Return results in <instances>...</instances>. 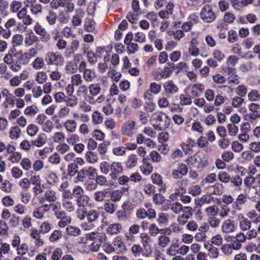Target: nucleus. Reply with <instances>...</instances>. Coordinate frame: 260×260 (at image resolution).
<instances>
[{
	"instance_id": "nucleus-33",
	"label": "nucleus",
	"mask_w": 260,
	"mask_h": 260,
	"mask_svg": "<svg viewBox=\"0 0 260 260\" xmlns=\"http://www.w3.org/2000/svg\"><path fill=\"white\" fill-rule=\"evenodd\" d=\"M21 129L18 126H12L9 131V138L11 140H17L20 137Z\"/></svg>"
},
{
	"instance_id": "nucleus-24",
	"label": "nucleus",
	"mask_w": 260,
	"mask_h": 260,
	"mask_svg": "<svg viewBox=\"0 0 260 260\" xmlns=\"http://www.w3.org/2000/svg\"><path fill=\"white\" fill-rule=\"evenodd\" d=\"M62 206L68 212H71L75 211L76 205L73 199L62 200Z\"/></svg>"
},
{
	"instance_id": "nucleus-17",
	"label": "nucleus",
	"mask_w": 260,
	"mask_h": 260,
	"mask_svg": "<svg viewBox=\"0 0 260 260\" xmlns=\"http://www.w3.org/2000/svg\"><path fill=\"white\" fill-rule=\"evenodd\" d=\"M63 126L67 132L74 133L77 130V123L74 119H68L63 123Z\"/></svg>"
},
{
	"instance_id": "nucleus-10",
	"label": "nucleus",
	"mask_w": 260,
	"mask_h": 260,
	"mask_svg": "<svg viewBox=\"0 0 260 260\" xmlns=\"http://www.w3.org/2000/svg\"><path fill=\"white\" fill-rule=\"evenodd\" d=\"M239 221V225L240 230L242 231H247L251 228V222L247 218L244 217L242 213L239 214L237 216Z\"/></svg>"
},
{
	"instance_id": "nucleus-29",
	"label": "nucleus",
	"mask_w": 260,
	"mask_h": 260,
	"mask_svg": "<svg viewBox=\"0 0 260 260\" xmlns=\"http://www.w3.org/2000/svg\"><path fill=\"white\" fill-rule=\"evenodd\" d=\"M31 143L33 145L38 147L43 146L46 143V136L45 134L44 133L40 134L37 138L35 140L32 141Z\"/></svg>"
},
{
	"instance_id": "nucleus-62",
	"label": "nucleus",
	"mask_w": 260,
	"mask_h": 260,
	"mask_svg": "<svg viewBox=\"0 0 260 260\" xmlns=\"http://www.w3.org/2000/svg\"><path fill=\"white\" fill-rule=\"evenodd\" d=\"M95 183L97 185H99L102 186H105L108 185V181L107 178L103 175H100L96 176L95 178Z\"/></svg>"
},
{
	"instance_id": "nucleus-23",
	"label": "nucleus",
	"mask_w": 260,
	"mask_h": 260,
	"mask_svg": "<svg viewBox=\"0 0 260 260\" xmlns=\"http://www.w3.org/2000/svg\"><path fill=\"white\" fill-rule=\"evenodd\" d=\"M247 216L251 223L257 224L260 223V215L257 214L255 210H252L248 212Z\"/></svg>"
},
{
	"instance_id": "nucleus-56",
	"label": "nucleus",
	"mask_w": 260,
	"mask_h": 260,
	"mask_svg": "<svg viewBox=\"0 0 260 260\" xmlns=\"http://www.w3.org/2000/svg\"><path fill=\"white\" fill-rule=\"evenodd\" d=\"M20 166L25 171H29L32 168V164L28 158H23L20 162Z\"/></svg>"
},
{
	"instance_id": "nucleus-61",
	"label": "nucleus",
	"mask_w": 260,
	"mask_h": 260,
	"mask_svg": "<svg viewBox=\"0 0 260 260\" xmlns=\"http://www.w3.org/2000/svg\"><path fill=\"white\" fill-rule=\"evenodd\" d=\"M66 232L69 235L77 236L80 234L81 231L79 228L71 225L66 228Z\"/></svg>"
},
{
	"instance_id": "nucleus-41",
	"label": "nucleus",
	"mask_w": 260,
	"mask_h": 260,
	"mask_svg": "<svg viewBox=\"0 0 260 260\" xmlns=\"http://www.w3.org/2000/svg\"><path fill=\"white\" fill-rule=\"evenodd\" d=\"M46 180L49 184L52 185L56 184L59 181L57 176L53 172L49 173L46 177Z\"/></svg>"
},
{
	"instance_id": "nucleus-27",
	"label": "nucleus",
	"mask_w": 260,
	"mask_h": 260,
	"mask_svg": "<svg viewBox=\"0 0 260 260\" xmlns=\"http://www.w3.org/2000/svg\"><path fill=\"white\" fill-rule=\"evenodd\" d=\"M45 200L50 203H53L57 200L56 192L52 189L47 190L44 193Z\"/></svg>"
},
{
	"instance_id": "nucleus-25",
	"label": "nucleus",
	"mask_w": 260,
	"mask_h": 260,
	"mask_svg": "<svg viewBox=\"0 0 260 260\" xmlns=\"http://www.w3.org/2000/svg\"><path fill=\"white\" fill-rule=\"evenodd\" d=\"M196 145V142L194 140L188 138L185 142L183 143L181 147L183 151L186 154L190 151L192 148L194 147Z\"/></svg>"
},
{
	"instance_id": "nucleus-44",
	"label": "nucleus",
	"mask_w": 260,
	"mask_h": 260,
	"mask_svg": "<svg viewBox=\"0 0 260 260\" xmlns=\"http://www.w3.org/2000/svg\"><path fill=\"white\" fill-rule=\"evenodd\" d=\"M209 188L212 193L215 195H221L223 192V187L222 184L218 183L210 186Z\"/></svg>"
},
{
	"instance_id": "nucleus-48",
	"label": "nucleus",
	"mask_w": 260,
	"mask_h": 260,
	"mask_svg": "<svg viewBox=\"0 0 260 260\" xmlns=\"http://www.w3.org/2000/svg\"><path fill=\"white\" fill-rule=\"evenodd\" d=\"M207 222L209 226L213 228H216L219 226L221 221L217 216H214L208 218Z\"/></svg>"
},
{
	"instance_id": "nucleus-60",
	"label": "nucleus",
	"mask_w": 260,
	"mask_h": 260,
	"mask_svg": "<svg viewBox=\"0 0 260 260\" xmlns=\"http://www.w3.org/2000/svg\"><path fill=\"white\" fill-rule=\"evenodd\" d=\"M254 156V154L250 150L244 151L241 155L242 159L247 162L251 161L253 159Z\"/></svg>"
},
{
	"instance_id": "nucleus-15",
	"label": "nucleus",
	"mask_w": 260,
	"mask_h": 260,
	"mask_svg": "<svg viewBox=\"0 0 260 260\" xmlns=\"http://www.w3.org/2000/svg\"><path fill=\"white\" fill-rule=\"evenodd\" d=\"M246 202V195L243 193H240L237 197L235 202L232 205V209H237L239 211H241L242 210V205L245 204Z\"/></svg>"
},
{
	"instance_id": "nucleus-7",
	"label": "nucleus",
	"mask_w": 260,
	"mask_h": 260,
	"mask_svg": "<svg viewBox=\"0 0 260 260\" xmlns=\"http://www.w3.org/2000/svg\"><path fill=\"white\" fill-rule=\"evenodd\" d=\"M248 108L252 113H249L246 115L247 120L252 122L260 117L259 105L255 103H251L249 105Z\"/></svg>"
},
{
	"instance_id": "nucleus-18",
	"label": "nucleus",
	"mask_w": 260,
	"mask_h": 260,
	"mask_svg": "<svg viewBox=\"0 0 260 260\" xmlns=\"http://www.w3.org/2000/svg\"><path fill=\"white\" fill-rule=\"evenodd\" d=\"M85 15L84 11L82 9H78L76 11V14L73 16L72 23L75 26L80 25L82 22V18Z\"/></svg>"
},
{
	"instance_id": "nucleus-63",
	"label": "nucleus",
	"mask_w": 260,
	"mask_h": 260,
	"mask_svg": "<svg viewBox=\"0 0 260 260\" xmlns=\"http://www.w3.org/2000/svg\"><path fill=\"white\" fill-rule=\"evenodd\" d=\"M218 178L220 182L226 183L230 182L231 177L228 173L220 172L218 174Z\"/></svg>"
},
{
	"instance_id": "nucleus-46",
	"label": "nucleus",
	"mask_w": 260,
	"mask_h": 260,
	"mask_svg": "<svg viewBox=\"0 0 260 260\" xmlns=\"http://www.w3.org/2000/svg\"><path fill=\"white\" fill-rule=\"evenodd\" d=\"M94 22L93 20L86 18L85 20L84 28L87 32H92L95 29Z\"/></svg>"
},
{
	"instance_id": "nucleus-1",
	"label": "nucleus",
	"mask_w": 260,
	"mask_h": 260,
	"mask_svg": "<svg viewBox=\"0 0 260 260\" xmlns=\"http://www.w3.org/2000/svg\"><path fill=\"white\" fill-rule=\"evenodd\" d=\"M186 162L188 165H193L200 171H203L209 165L207 157L202 152H197L187 159Z\"/></svg>"
},
{
	"instance_id": "nucleus-49",
	"label": "nucleus",
	"mask_w": 260,
	"mask_h": 260,
	"mask_svg": "<svg viewBox=\"0 0 260 260\" xmlns=\"http://www.w3.org/2000/svg\"><path fill=\"white\" fill-rule=\"evenodd\" d=\"M124 204L122 206L123 210H118L116 213V216L117 217L118 221H124L128 219V215L127 212H126L124 209Z\"/></svg>"
},
{
	"instance_id": "nucleus-6",
	"label": "nucleus",
	"mask_w": 260,
	"mask_h": 260,
	"mask_svg": "<svg viewBox=\"0 0 260 260\" xmlns=\"http://www.w3.org/2000/svg\"><path fill=\"white\" fill-rule=\"evenodd\" d=\"M109 175L110 177L115 180L118 178L119 175L123 172V167L121 162L113 161L111 163Z\"/></svg>"
},
{
	"instance_id": "nucleus-22",
	"label": "nucleus",
	"mask_w": 260,
	"mask_h": 260,
	"mask_svg": "<svg viewBox=\"0 0 260 260\" xmlns=\"http://www.w3.org/2000/svg\"><path fill=\"white\" fill-rule=\"evenodd\" d=\"M40 232L35 229H31L30 237L35 239V245L38 247L42 246L43 245V240L40 238Z\"/></svg>"
},
{
	"instance_id": "nucleus-8",
	"label": "nucleus",
	"mask_w": 260,
	"mask_h": 260,
	"mask_svg": "<svg viewBox=\"0 0 260 260\" xmlns=\"http://www.w3.org/2000/svg\"><path fill=\"white\" fill-rule=\"evenodd\" d=\"M188 171V167L183 163H179L176 169L172 171V175L175 179L181 178L187 174Z\"/></svg>"
},
{
	"instance_id": "nucleus-45",
	"label": "nucleus",
	"mask_w": 260,
	"mask_h": 260,
	"mask_svg": "<svg viewBox=\"0 0 260 260\" xmlns=\"http://www.w3.org/2000/svg\"><path fill=\"white\" fill-rule=\"evenodd\" d=\"M39 109L37 106L31 105L27 106L24 111V113L26 115L33 116L38 112Z\"/></svg>"
},
{
	"instance_id": "nucleus-11",
	"label": "nucleus",
	"mask_w": 260,
	"mask_h": 260,
	"mask_svg": "<svg viewBox=\"0 0 260 260\" xmlns=\"http://www.w3.org/2000/svg\"><path fill=\"white\" fill-rule=\"evenodd\" d=\"M110 193L109 188H105L103 190L96 191L92 196L93 200L97 202H103L105 199L108 197V194Z\"/></svg>"
},
{
	"instance_id": "nucleus-55",
	"label": "nucleus",
	"mask_w": 260,
	"mask_h": 260,
	"mask_svg": "<svg viewBox=\"0 0 260 260\" xmlns=\"http://www.w3.org/2000/svg\"><path fill=\"white\" fill-rule=\"evenodd\" d=\"M85 171L86 175L90 179H94L97 176L96 170L93 167L83 168Z\"/></svg>"
},
{
	"instance_id": "nucleus-36",
	"label": "nucleus",
	"mask_w": 260,
	"mask_h": 260,
	"mask_svg": "<svg viewBox=\"0 0 260 260\" xmlns=\"http://www.w3.org/2000/svg\"><path fill=\"white\" fill-rule=\"evenodd\" d=\"M83 76L84 80L86 82H91L96 77L95 72L89 69L84 71L83 72Z\"/></svg>"
},
{
	"instance_id": "nucleus-14",
	"label": "nucleus",
	"mask_w": 260,
	"mask_h": 260,
	"mask_svg": "<svg viewBox=\"0 0 260 260\" xmlns=\"http://www.w3.org/2000/svg\"><path fill=\"white\" fill-rule=\"evenodd\" d=\"M34 30L37 34L42 37V41L48 42L50 40V35L47 32L45 29L40 24L37 23L34 27Z\"/></svg>"
},
{
	"instance_id": "nucleus-9",
	"label": "nucleus",
	"mask_w": 260,
	"mask_h": 260,
	"mask_svg": "<svg viewBox=\"0 0 260 260\" xmlns=\"http://www.w3.org/2000/svg\"><path fill=\"white\" fill-rule=\"evenodd\" d=\"M236 226L235 221L230 218L223 220L221 226V231L226 234H230L235 231Z\"/></svg>"
},
{
	"instance_id": "nucleus-4",
	"label": "nucleus",
	"mask_w": 260,
	"mask_h": 260,
	"mask_svg": "<svg viewBox=\"0 0 260 260\" xmlns=\"http://www.w3.org/2000/svg\"><path fill=\"white\" fill-rule=\"evenodd\" d=\"M193 215V209L190 206H185L184 212L178 216L177 221L181 225H184L187 224L188 220Z\"/></svg>"
},
{
	"instance_id": "nucleus-21",
	"label": "nucleus",
	"mask_w": 260,
	"mask_h": 260,
	"mask_svg": "<svg viewBox=\"0 0 260 260\" xmlns=\"http://www.w3.org/2000/svg\"><path fill=\"white\" fill-rule=\"evenodd\" d=\"M156 220L159 226H166L169 223V215L163 212L159 213Z\"/></svg>"
},
{
	"instance_id": "nucleus-19",
	"label": "nucleus",
	"mask_w": 260,
	"mask_h": 260,
	"mask_svg": "<svg viewBox=\"0 0 260 260\" xmlns=\"http://www.w3.org/2000/svg\"><path fill=\"white\" fill-rule=\"evenodd\" d=\"M121 230L122 226L118 223L110 224L106 229L107 233L111 235H118L121 232Z\"/></svg>"
},
{
	"instance_id": "nucleus-31",
	"label": "nucleus",
	"mask_w": 260,
	"mask_h": 260,
	"mask_svg": "<svg viewBox=\"0 0 260 260\" xmlns=\"http://www.w3.org/2000/svg\"><path fill=\"white\" fill-rule=\"evenodd\" d=\"M57 14L52 10H49L46 16V20L50 25H54L57 21Z\"/></svg>"
},
{
	"instance_id": "nucleus-20",
	"label": "nucleus",
	"mask_w": 260,
	"mask_h": 260,
	"mask_svg": "<svg viewBox=\"0 0 260 260\" xmlns=\"http://www.w3.org/2000/svg\"><path fill=\"white\" fill-rule=\"evenodd\" d=\"M142 161L143 164L140 167L141 170L144 174L148 175L152 172L153 167L146 158H143Z\"/></svg>"
},
{
	"instance_id": "nucleus-16",
	"label": "nucleus",
	"mask_w": 260,
	"mask_h": 260,
	"mask_svg": "<svg viewBox=\"0 0 260 260\" xmlns=\"http://www.w3.org/2000/svg\"><path fill=\"white\" fill-rule=\"evenodd\" d=\"M87 237L90 240L97 241L98 242H99L100 244L101 245L103 242H105L107 239L105 234L103 233L92 232L87 235Z\"/></svg>"
},
{
	"instance_id": "nucleus-47",
	"label": "nucleus",
	"mask_w": 260,
	"mask_h": 260,
	"mask_svg": "<svg viewBox=\"0 0 260 260\" xmlns=\"http://www.w3.org/2000/svg\"><path fill=\"white\" fill-rule=\"evenodd\" d=\"M179 244L177 242L172 243L167 249L166 253L170 256H175L177 254V250L179 248Z\"/></svg>"
},
{
	"instance_id": "nucleus-12",
	"label": "nucleus",
	"mask_w": 260,
	"mask_h": 260,
	"mask_svg": "<svg viewBox=\"0 0 260 260\" xmlns=\"http://www.w3.org/2000/svg\"><path fill=\"white\" fill-rule=\"evenodd\" d=\"M124 162L126 168L128 170H131L137 165L138 157L136 154L131 153L127 156Z\"/></svg>"
},
{
	"instance_id": "nucleus-2",
	"label": "nucleus",
	"mask_w": 260,
	"mask_h": 260,
	"mask_svg": "<svg viewBox=\"0 0 260 260\" xmlns=\"http://www.w3.org/2000/svg\"><path fill=\"white\" fill-rule=\"evenodd\" d=\"M44 60L48 66H61L64 62V58L63 55L52 51H49L45 54Z\"/></svg>"
},
{
	"instance_id": "nucleus-59",
	"label": "nucleus",
	"mask_w": 260,
	"mask_h": 260,
	"mask_svg": "<svg viewBox=\"0 0 260 260\" xmlns=\"http://www.w3.org/2000/svg\"><path fill=\"white\" fill-rule=\"evenodd\" d=\"M47 80V75L46 72L43 71L39 72L36 77V81L39 84H43L46 82Z\"/></svg>"
},
{
	"instance_id": "nucleus-30",
	"label": "nucleus",
	"mask_w": 260,
	"mask_h": 260,
	"mask_svg": "<svg viewBox=\"0 0 260 260\" xmlns=\"http://www.w3.org/2000/svg\"><path fill=\"white\" fill-rule=\"evenodd\" d=\"M38 41V37L32 32L27 34L24 39V43L26 46H30Z\"/></svg>"
},
{
	"instance_id": "nucleus-35",
	"label": "nucleus",
	"mask_w": 260,
	"mask_h": 260,
	"mask_svg": "<svg viewBox=\"0 0 260 260\" xmlns=\"http://www.w3.org/2000/svg\"><path fill=\"white\" fill-rule=\"evenodd\" d=\"M110 195L111 200L113 202H118L120 201L123 196L122 191L117 189L114 190L112 191H110V193L108 194Z\"/></svg>"
},
{
	"instance_id": "nucleus-39",
	"label": "nucleus",
	"mask_w": 260,
	"mask_h": 260,
	"mask_svg": "<svg viewBox=\"0 0 260 260\" xmlns=\"http://www.w3.org/2000/svg\"><path fill=\"white\" fill-rule=\"evenodd\" d=\"M76 203L79 207H84L88 205L89 201V198L85 194H83L82 196L77 199Z\"/></svg>"
},
{
	"instance_id": "nucleus-3",
	"label": "nucleus",
	"mask_w": 260,
	"mask_h": 260,
	"mask_svg": "<svg viewBox=\"0 0 260 260\" xmlns=\"http://www.w3.org/2000/svg\"><path fill=\"white\" fill-rule=\"evenodd\" d=\"M201 19L206 23H211L215 20L216 15L210 5H205L200 13Z\"/></svg>"
},
{
	"instance_id": "nucleus-28",
	"label": "nucleus",
	"mask_w": 260,
	"mask_h": 260,
	"mask_svg": "<svg viewBox=\"0 0 260 260\" xmlns=\"http://www.w3.org/2000/svg\"><path fill=\"white\" fill-rule=\"evenodd\" d=\"M140 238L141 239L143 247L144 249H146L150 246L151 239L148 234L146 233H142L140 234Z\"/></svg>"
},
{
	"instance_id": "nucleus-38",
	"label": "nucleus",
	"mask_w": 260,
	"mask_h": 260,
	"mask_svg": "<svg viewBox=\"0 0 260 260\" xmlns=\"http://www.w3.org/2000/svg\"><path fill=\"white\" fill-rule=\"evenodd\" d=\"M170 242V238L166 235H161L158 238V245L162 248L167 247Z\"/></svg>"
},
{
	"instance_id": "nucleus-50",
	"label": "nucleus",
	"mask_w": 260,
	"mask_h": 260,
	"mask_svg": "<svg viewBox=\"0 0 260 260\" xmlns=\"http://www.w3.org/2000/svg\"><path fill=\"white\" fill-rule=\"evenodd\" d=\"M111 166V164L106 161L102 162L100 165V170L101 172L103 174L105 175L108 174L109 173L110 174Z\"/></svg>"
},
{
	"instance_id": "nucleus-34",
	"label": "nucleus",
	"mask_w": 260,
	"mask_h": 260,
	"mask_svg": "<svg viewBox=\"0 0 260 260\" xmlns=\"http://www.w3.org/2000/svg\"><path fill=\"white\" fill-rule=\"evenodd\" d=\"M89 93L93 96H96L101 91V88L99 84L93 83L91 84L88 86Z\"/></svg>"
},
{
	"instance_id": "nucleus-40",
	"label": "nucleus",
	"mask_w": 260,
	"mask_h": 260,
	"mask_svg": "<svg viewBox=\"0 0 260 260\" xmlns=\"http://www.w3.org/2000/svg\"><path fill=\"white\" fill-rule=\"evenodd\" d=\"M171 210L175 214H180L182 211L184 212L185 206L183 207L182 204L178 202L171 204Z\"/></svg>"
},
{
	"instance_id": "nucleus-58",
	"label": "nucleus",
	"mask_w": 260,
	"mask_h": 260,
	"mask_svg": "<svg viewBox=\"0 0 260 260\" xmlns=\"http://www.w3.org/2000/svg\"><path fill=\"white\" fill-rule=\"evenodd\" d=\"M39 127L34 124H29L27 127V133L30 137H34L36 135L39 131Z\"/></svg>"
},
{
	"instance_id": "nucleus-26",
	"label": "nucleus",
	"mask_w": 260,
	"mask_h": 260,
	"mask_svg": "<svg viewBox=\"0 0 260 260\" xmlns=\"http://www.w3.org/2000/svg\"><path fill=\"white\" fill-rule=\"evenodd\" d=\"M100 216V212L97 210H90L86 212V218L89 222L95 221Z\"/></svg>"
},
{
	"instance_id": "nucleus-57",
	"label": "nucleus",
	"mask_w": 260,
	"mask_h": 260,
	"mask_svg": "<svg viewBox=\"0 0 260 260\" xmlns=\"http://www.w3.org/2000/svg\"><path fill=\"white\" fill-rule=\"evenodd\" d=\"M71 83L74 86H79L83 82L81 76L79 74L73 75L71 77Z\"/></svg>"
},
{
	"instance_id": "nucleus-64",
	"label": "nucleus",
	"mask_w": 260,
	"mask_h": 260,
	"mask_svg": "<svg viewBox=\"0 0 260 260\" xmlns=\"http://www.w3.org/2000/svg\"><path fill=\"white\" fill-rule=\"evenodd\" d=\"M248 99L250 101L256 102L260 99V94L256 90H252L248 94Z\"/></svg>"
},
{
	"instance_id": "nucleus-51",
	"label": "nucleus",
	"mask_w": 260,
	"mask_h": 260,
	"mask_svg": "<svg viewBox=\"0 0 260 260\" xmlns=\"http://www.w3.org/2000/svg\"><path fill=\"white\" fill-rule=\"evenodd\" d=\"M132 254L136 257H139L143 252V249L142 247L138 244H134L131 248Z\"/></svg>"
},
{
	"instance_id": "nucleus-43",
	"label": "nucleus",
	"mask_w": 260,
	"mask_h": 260,
	"mask_svg": "<svg viewBox=\"0 0 260 260\" xmlns=\"http://www.w3.org/2000/svg\"><path fill=\"white\" fill-rule=\"evenodd\" d=\"M244 185L247 187H252L256 189V182L255 177L248 176L245 178L244 180Z\"/></svg>"
},
{
	"instance_id": "nucleus-53",
	"label": "nucleus",
	"mask_w": 260,
	"mask_h": 260,
	"mask_svg": "<svg viewBox=\"0 0 260 260\" xmlns=\"http://www.w3.org/2000/svg\"><path fill=\"white\" fill-rule=\"evenodd\" d=\"M32 66L36 70L41 69L45 66L44 60L42 57H37L32 62Z\"/></svg>"
},
{
	"instance_id": "nucleus-42",
	"label": "nucleus",
	"mask_w": 260,
	"mask_h": 260,
	"mask_svg": "<svg viewBox=\"0 0 260 260\" xmlns=\"http://www.w3.org/2000/svg\"><path fill=\"white\" fill-rule=\"evenodd\" d=\"M117 208V206L109 200L104 204V209L108 213L113 214Z\"/></svg>"
},
{
	"instance_id": "nucleus-13",
	"label": "nucleus",
	"mask_w": 260,
	"mask_h": 260,
	"mask_svg": "<svg viewBox=\"0 0 260 260\" xmlns=\"http://www.w3.org/2000/svg\"><path fill=\"white\" fill-rule=\"evenodd\" d=\"M163 87L167 95H169L175 94L179 91V88L172 80L166 81L163 84Z\"/></svg>"
},
{
	"instance_id": "nucleus-37",
	"label": "nucleus",
	"mask_w": 260,
	"mask_h": 260,
	"mask_svg": "<svg viewBox=\"0 0 260 260\" xmlns=\"http://www.w3.org/2000/svg\"><path fill=\"white\" fill-rule=\"evenodd\" d=\"M204 86L202 84H196L191 87V94L193 96L198 97L200 92L202 93L204 90Z\"/></svg>"
},
{
	"instance_id": "nucleus-54",
	"label": "nucleus",
	"mask_w": 260,
	"mask_h": 260,
	"mask_svg": "<svg viewBox=\"0 0 260 260\" xmlns=\"http://www.w3.org/2000/svg\"><path fill=\"white\" fill-rule=\"evenodd\" d=\"M85 157L87 160L91 164H95L98 161L97 154L90 151L87 152Z\"/></svg>"
},
{
	"instance_id": "nucleus-5",
	"label": "nucleus",
	"mask_w": 260,
	"mask_h": 260,
	"mask_svg": "<svg viewBox=\"0 0 260 260\" xmlns=\"http://www.w3.org/2000/svg\"><path fill=\"white\" fill-rule=\"evenodd\" d=\"M136 125V123L135 121L128 120L126 121L122 126V134L129 137H133L135 133Z\"/></svg>"
},
{
	"instance_id": "nucleus-52",
	"label": "nucleus",
	"mask_w": 260,
	"mask_h": 260,
	"mask_svg": "<svg viewBox=\"0 0 260 260\" xmlns=\"http://www.w3.org/2000/svg\"><path fill=\"white\" fill-rule=\"evenodd\" d=\"M103 117L102 114L98 111H95L92 114V121L94 124H99L103 122Z\"/></svg>"
},
{
	"instance_id": "nucleus-32",
	"label": "nucleus",
	"mask_w": 260,
	"mask_h": 260,
	"mask_svg": "<svg viewBox=\"0 0 260 260\" xmlns=\"http://www.w3.org/2000/svg\"><path fill=\"white\" fill-rule=\"evenodd\" d=\"M164 229H159L155 223H151L148 228L149 234L152 236H156L158 234H163Z\"/></svg>"
}]
</instances>
